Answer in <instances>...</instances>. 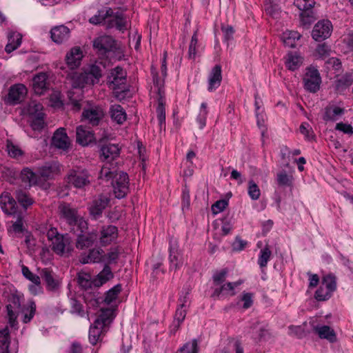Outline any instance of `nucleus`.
<instances>
[{"label": "nucleus", "instance_id": "nucleus-1", "mask_svg": "<svg viewBox=\"0 0 353 353\" xmlns=\"http://www.w3.org/2000/svg\"><path fill=\"white\" fill-rule=\"evenodd\" d=\"M99 178L106 181L114 179L112 182L115 197L124 198L129 192V179L124 172H117L116 167L110 168L108 163L103 165L99 172Z\"/></svg>", "mask_w": 353, "mask_h": 353}, {"label": "nucleus", "instance_id": "nucleus-2", "mask_svg": "<svg viewBox=\"0 0 353 353\" xmlns=\"http://www.w3.org/2000/svg\"><path fill=\"white\" fill-rule=\"evenodd\" d=\"M113 320V310L110 308L101 310V314L90 327L89 341L91 344L96 345L99 340L102 332H106L105 327Z\"/></svg>", "mask_w": 353, "mask_h": 353}, {"label": "nucleus", "instance_id": "nucleus-3", "mask_svg": "<svg viewBox=\"0 0 353 353\" xmlns=\"http://www.w3.org/2000/svg\"><path fill=\"white\" fill-rule=\"evenodd\" d=\"M58 209L61 217L64 219L68 224L71 226L77 225L81 232L87 230V222L79 215L78 210L72 208L70 204L64 202L61 203L59 205Z\"/></svg>", "mask_w": 353, "mask_h": 353}, {"label": "nucleus", "instance_id": "nucleus-4", "mask_svg": "<svg viewBox=\"0 0 353 353\" xmlns=\"http://www.w3.org/2000/svg\"><path fill=\"white\" fill-rule=\"evenodd\" d=\"M106 141V139H100L98 141V146L100 148L101 158L106 161L103 165L108 163L109 167L112 168L113 166L110 161L119 157L120 149L116 144L105 143Z\"/></svg>", "mask_w": 353, "mask_h": 353}, {"label": "nucleus", "instance_id": "nucleus-5", "mask_svg": "<svg viewBox=\"0 0 353 353\" xmlns=\"http://www.w3.org/2000/svg\"><path fill=\"white\" fill-rule=\"evenodd\" d=\"M52 249L57 254H70L73 250L72 239L68 234H56L52 242Z\"/></svg>", "mask_w": 353, "mask_h": 353}, {"label": "nucleus", "instance_id": "nucleus-6", "mask_svg": "<svg viewBox=\"0 0 353 353\" xmlns=\"http://www.w3.org/2000/svg\"><path fill=\"white\" fill-rule=\"evenodd\" d=\"M65 180L76 188H83L90 184L89 174L86 170L72 169L69 170Z\"/></svg>", "mask_w": 353, "mask_h": 353}, {"label": "nucleus", "instance_id": "nucleus-7", "mask_svg": "<svg viewBox=\"0 0 353 353\" xmlns=\"http://www.w3.org/2000/svg\"><path fill=\"white\" fill-rule=\"evenodd\" d=\"M126 73L122 68L116 67L109 76L110 86L117 93L125 90Z\"/></svg>", "mask_w": 353, "mask_h": 353}, {"label": "nucleus", "instance_id": "nucleus-8", "mask_svg": "<svg viewBox=\"0 0 353 353\" xmlns=\"http://www.w3.org/2000/svg\"><path fill=\"white\" fill-rule=\"evenodd\" d=\"M314 0H294V6L300 11V17L303 25H310L312 21Z\"/></svg>", "mask_w": 353, "mask_h": 353}, {"label": "nucleus", "instance_id": "nucleus-9", "mask_svg": "<svg viewBox=\"0 0 353 353\" xmlns=\"http://www.w3.org/2000/svg\"><path fill=\"white\" fill-rule=\"evenodd\" d=\"M304 88L310 92L315 93L320 88L321 78L315 68H308L303 77Z\"/></svg>", "mask_w": 353, "mask_h": 353}, {"label": "nucleus", "instance_id": "nucleus-10", "mask_svg": "<svg viewBox=\"0 0 353 353\" xmlns=\"http://www.w3.org/2000/svg\"><path fill=\"white\" fill-rule=\"evenodd\" d=\"M93 47L101 55L116 49L115 40L110 36L104 35L99 37L93 41Z\"/></svg>", "mask_w": 353, "mask_h": 353}, {"label": "nucleus", "instance_id": "nucleus-11", "mask_svg": "<svg viewBox=\"0 0 353 353\" xmlns=\"http://www.w3.org/2000/svg\"><path fill=\"white\" fill-rule=\"evenodd\" d=\"M332 29V26L330 21H319L313 28L312 37L315 41H321L331 35Z\"/></svg>", "mask_w": 353, "mask_h": 353}, {"label": "nucleus", "instance_id": "nucleus-12", "mask_svg": "<svg viewBox=\"0 0 353 353\" xmlns=\"http://www.w3.org/2000/svg\"><path fill=\"white\" fill-rule=\"evenodd\" d=\"M109 203L110 199L108 196L100 194L98 198L92 201L88 208L90 216L95 220L98 219Z\"/></svg>", "mask_w": 353, "mask_h": 353}, {"label": "nucleus", "instance_id": "nucleus-13", "mask_svg": "<svg viewBox=\"0 0 353 353\" xmlns=\"http://www.w3.org/2000/svg\"><path fill=\"white\" fill-rule=\"evenodd\" d=\"M80 232H81L80 230ZM85 230L80 232L77 235L76 240V248L79 250H83L91 247L98 239V232L97 230L85 233Z\"/></svg>", "mask_w": 353, "mask_h": 353}, {"label": "nucleus", "instance_id": "nucleus-14", "mask_svg": "<svg viewBox=\"0 0 353 353\" xmlns=\"http://www.w3.org/2000/svg\"><path fill=\"white\" fill-rule=\"evenodd\" d=\"M0 205L2 211L7 215H14L17 212V205L15 199L10 193L3 192L0 195Z\"/></svg>", "mask_w": 353, "mask_h": 353}, {"label": "nucleus", "instance_id": "nucleus-15", "mask_svg": "<svg viewBox=\"0 0 353 353\" xmlns=\"http://www.w3.org/2000/svg\"><path fill=\"white\" fill-rule=\"evenodd\" d=\"M118 237V229L112 225H103L100 230L99 242L101 245L110 244Z\"/></svg>", "mask_w": 353, "mask_h": 353}, {"label": "nucleus", "instance_id": "nucleus-16", "mask_svg": "<svg viewBox=\"0 0 353 353\" xmlns=\"http://www.w3.org/2000/svg\"><path fill=\"white\" fill-rule=\"evenodd\" d=\"M10 303L6 306L9 323L11 327H14L16 323L17 312H19L21 308V296L16 294H12L10 298Z\"/></svg>", "mask_w": 353, "mask_h": 353}, {"label": "nucleus", "instance_id": "nucleus-17", "mask_svg": "<svg viewBox=\"0 0 353 353\" xmlns=\"http://www.w3.org/2000/svg\"><path fill=\"white\" fill-rule=\"evenodd\" d=\"M52 144L58 149L67 150L70 146L69 137L63 128L57 129L52 138Z\"/></svg>", "mask_w": 353, "mask_h": 353}, {"label": "nucleus", "instance_id": "nucleus-18", "mask_svg": "<svg viewBox=\"0 0 353 353\" xmlns=\"http://www.w3.org/2000/svg\"><path fill=\"white\" fill-rule=\"evenodd\" d=\"M121 285L117 284L114 285L113 288L110 289L106 293L105 298L103 300H100L101 298L97 297L94 294L93 295V298H92L89 302L92 306H98L101 302H104L107 305L110 304L113 301L116 300L118 294L121 291Z\"/></svg>", "mask_w": 353, "mask_h": 353}, {"label": "nucleus", "instance_id": "nucleus-19", "mask_svg": "<svg viewBox=\"0 0 353 353\" xmlns=\"http://www.w3.org/2000/svg\"><path fill=\"white\" fill-rule=\"evenodd\" d=\"M40 276L46 284V288L50 291H55L59 287V281L55 274L48 268L40 271Z\"/></svg>", "mask_w": 353, "mask_h": 353}, {"label": "nucleus", "instance_id": "nucleus-20", "mask_svg": "<svg viewBox=\"0 0 353 353\" xmlns=\"http://www.w3.org/2000/svg\"><path fill=\"white\" fill-rule=\"evenodd\" d=\"M27 92L26 88L23 84H16L10 87L8 101L12 104L19 103Z\"/></svg>", "mask_w": 353, "mask_h": 353}, {"label": "nucleus", "instance_id": "nucleus-21", "mask_svg": "<svg viewBox=\"0 0 353 353\" xmlns=\"http://www.w3.org/2000/svg\"><path fill=\"white\" fill-rule=\"evenodd\" d=\"M76 137L77 142L82 146H87L95 140L92 132L83 125L77 128Z\"/></svg>", "mask_w": 353, "mask_h": 353}, {"label": "nucleus", "instance_id": "nucleus-22", "mask_svg": "<svg viewBox=\"0 0 353 353\" xmlns=\"http://www.w3.org/2000/svg\"><path fill=\"white\" fill-rule=\"evenodd\" d=\"M103 252V250L100 248L91 249L88 254H83L80 256L79 261L82 264L99 263L105 257Z\"/></svg>", "mask_w": 353, "mask_h": 353}, {"label": "nucleus", "instance_id": "nucleus-23", "mask_svg": "<svg viewBox=\"0 0 353 353\" xmlns=\"http://www.w3.org/2000/svg\"><path fill=\"white\" fill-rule=\"evenodd\" d=\"M345 110L343 108L334 105H328L324 108L323 119L325 121H336L344 114Z\"/></svg>", "mask_w": 353, "mask_h": 353}, {"label": "nucleus", "instance_id": "nucleus-24", "mask_svg": "<svg viewBox=\"0 0 353 353\" xmlns=\"http://www.w3.org/2000/svg\"><path fill=\"white\" fill-rule=\"evenodd\" d=\"M60 173V165L57 162L46 163L39 169V175L45 180L52 179Z\"/></svg>", "mask_w": 353, "mask_h": 353}, {"label": "nucleus", "instance_id": "nucleus-25", "mask_svg": "<svg viewBox=\"0 0 353 353\" xmlns=\"http://www.w3.org/2000/svg\"><path fill=\"white\" fill-rule=\"evenodd\" d=\"M103 116V111L99 108L85 110L82 113L84 119L92 126L98 125Z\"/></svg>", "mask_w": 353, "mask_h": 353}, {"label": "nucleus", "instance_id": "nucleus-26", "mask_svg": "<svg viewBox=\"0 0 353 353\" xmlns=\"http://www.w3.org/2000/svg\"><path fill=\"white\" fill-rule=\"evenodd\" d=\"M83 57L82 51L79 47L72 48L65 57L66 63L70 69L79 66Z\"/></svg>", "mask_w": 353, "mask_h": 353}, {"label": "nucleus", "instance_id": "nucleus-27", "mask_svg": "<svg viewBox=\"0 0 353 353\" xmlns=\"http://www.w3.org/2000/svg\"><path fill=\"white\" fill-rule=\"evenodd\" d=\"M222 81L221 66L216 65L212 69L208 79V91L212 92L220 86Z\"/></svg>", "mask_w": 353, "mask_h": 353}, {"label": "nucleus", "instance_id": "nucleus-28", "mask_svg": "<svg viewBox=\"0 0 353 353\" xmlns=\"http://www.w3.org/2000/svg\"><path fill=\"white\" fill-rule=\"evenodd\" d=\"M72 86L74 88H83L85 85H93V81L90 79L86 72H73L71 76Z\"/></svg>", "mask_w": 353, "mask_h": 353}, {"label": "nucleus", "instance_id": "nucleus-29", "mask_svg": "<svg viewBox=\"0 0 353 353\" xmlns=\"http://www.w3.org/2000/svg\"><path fill=\"white\" fill-rule=\"evenodd\" d=\"M114 277L110 267L105 265L103 269L94 278V287L99 288Z\"/></svg>", "mask_w": 353, "mask_h": 353}, {"label": "nucleus", "instance_id": "nucleus-30", "mask_svg": "<svg viewBox=\"0 0 353 353\" xmlns=\"http://www.w3.org/2000/svg\"><path fill=\"white\" fill-rule=\"evenodd\" d=\"M50 33L52 41L61 43L69 38L70 30L66 26L62 25L53 28Z\"/></svg>", "mask_w": 353, "mask_h": 353}, {"label": "nucleus", "instance_id": "nucleus-31", "mask_svg": "<svg viewBox=\"0 0 353 353\" xmlns=\"http://www.w3.org/2000/svg\"><path fill=\"white\" fill-rule=\"evenodd\" d=\"M314 331L321 339H327L330 343L336 341L335 331L328 325L315 326Z\"/></svg>", "mask_w": 353, "mask_h": 353}, {"label": "nucleus", "instance_id": "nucleus-32", "mask_svg": "<svg viewBox=\"0 0 353 353\" xmlns=\"http://www.w3.org/2000/svg\"><path fill=\"white\" fill-rule=\"evenodd\" d=\"M22 35L14 31H10L8 34V43L5 50L7 53H11L17 49L21 43Z\"/></svg>", "mask_w": 353, "mask_h": 353}, {"label": "nucleus", "instance_id": "nucleus-33", "mask_svg": "<svg viewBox=\"0 0 353 353\" xmlns=\"http://www.w3.org/2000/svg\"><path fill=\"white\" fill-rule=\"evenodd\" d=\"M20 179L23 183L29 187L39 183V176L28 168H25L21 171Z\"/></svg>", "mask_w": 353, "mask_h": 353}, {"label": "nucleus", "instance_id": "nucleus-34", "mask_svg": "<svg viewBox=\"0 0 353 353\" xmlns=\"http://www.w3.org/2000/svg\"><path fill=\"white\" fill-rule=\"evenodd\" d=\"M47 74L43 72L39 73L33 78L32 87L37 94L41 95L47 90Z\"/></svg>", "mask_w": 353, "mask_h": 353}, {"label": "nucleus", "instance_id": "nucleus-35", "mask_svg": "<svg viewBox=\"0 0 353 353\" xmlns=\"http://www.w3.org/2000/svg\"><path fill=\"white\" fill-rule=\"evenodd\" d=\"M110 114L111 119L118 124H123L125 121L127 115L121 105L114 104L110 108Z\"/></svg>", "mask_w": 353, "mask_h": 353}, {"label": "nucleus", "instance_id": "nucleus-36", "mask_svg": "<svg viewBox=\"0 0 353 353\" xmlns=\"http://www.w3.org/2000/svg\"><path fill=\"white\" fill-rule=\"evenodd\" d=\"M15 199L25 209L32 205L34 203L33 199L31 197L28 192L22 189H17L14 192Z\"/></svg>", "mask_w": 353, "mask_h": 353}, {"label": "nucleus", "instance_id": "nucleus-37", "mask_svg": "<svg viewBox=\"0 0 353 353\" xmlns=\"http://www.w3.org/2000/svg\"><path fill=\"white\" fill-rule=\"evenodd\" d=\"M353 83V73H345L335 81V90L341 92Z\"/></svg>", "mask_w": 353, "mask_h": 353}, {"label": "nucleus", "instance_id": "nucleus-38", "mask_svg": "<svg viewBox=\"0 0 353 353\" xmlns=\"http://www.w3.org/2000/svg\"><path fill=\"white\" fill-rule=\"evenodd\" d=\"M112 16H113V10L112 8H108L105 10H99L97 14L89 19V21L94 25H99L103 23L106 19Z\"/></svg>", "mask_w": 353, "mask_h": 353}, {"label": "nucleus", "instance_id": "nucleus-39", "mask_svg": "<svg viewBox=\"0 0 353 353\" xmlns=\"http://www.w3.org/2000/svg\"><path fill=\"white\" fill-rule=\"evenodd\" d=\"M301 34L295 31H285L281 35V39L284 45L289 48L296 46V40L299 39Z\"/></svg>", "mask_w": 353, "mask_h": 353}, {"label": "nucleus", "instance_id": "nucleus-40", "mask_svg": "<svg viewBox=\"0 0 353 353\" xmlns=\"http://www.w3.org/2000/svg\"><path fill=\"white\" fill-rule=\"evenodd\" d=\"M276 181L280 187H292L294 177L292 174H288L285 170H282L277 173Z\"/></svg>", "mask_w": 353, "mask_h": 353}, {"label": "nucleus", "instance_id": "nucleus-41", "mask_svg": "<svg viewBox=\"0 0 353 353\" xmlns=\"http://www.w3.org/2000/svg\"><path fill=\"white\" fill-rule=\"evenodd\" d=\"M165 96L161 95L158 98V106L157 108V118L161 128L165 125Z\"/></svg>", "mask_w": 353, "mask_h": 353}, {"label": "nucleus", "instance_id": "nucleus-42", "mask_svg": "<svg viewBox=\"0 0 353 353\" xmlns=\"http://www.w3.org/2000/svg\"><path fill=\"white\" fill-rule=\"evenodd\" d=\"M77 281L81 288L85 290L92 289L94 287V279H92L90 274L85 272L79 273Z\"/></svg>", "mask_w": 353, "mask_h": 353}, {"label": "nucleus", "instance_id": "nucleus-43", "mask_svg": "<svg viewBox=\"0 0 353 353\" xmlns=\"http://www.w3.org/2000/svg\"><path fill=\"white\" fill-rule=\"evenodd\" d=\"M199 353V346L197 339H192L190 342H187L181 347L176 353Z\"/></svg>", "mask_w": 353, "mask_h": 353}, {"label": "nucleus", "instance_id": "nucleus-44", "mask_svg": "<svg viewBox=\"0 0 353 353\" xmlns=\"http://www.w3.org/2000/svg\"><path fill=\"white\" fill-rule=\"evenodd\" d=\"M151 74L152 75L153 83L158 88L159 97H161V95L164 96L165 95V92L163 90L164 81L159 78L158 72L154 66L151 67Z\"/></svg>", "mask_w": 353, "mask_h": 353}, {"label": "nucleus", "instance_id": "nucleus-45", "mask_svg": "<svg viewBox=\"0 0 353 353\" xmlns=\"http://www.w3.org/2000/svg\"><path fill=\"white\" fill-rule=\"evenodd\" d=\"M323 288H326V290L329 291L332 294L335 291L336 288V278L333 275H326L323 278L322 283L321 285Z\"/></svg>", "mask_w": 353, "mask_h": 353}, {"label": "nucleus", "instance_id": "nucleus-46", "mask_svg": "<svg viewBox=\"0 0 353 353\" xmlns=\"http://www.w3.org/2000/svg\"><path fill=\"white\" fill-rule=\"evenodd\" d=\"M272 252L269 247L266 245L261 250L260 255L259 256L258 263L260 268H263L267 266L268 262L270 259Z\"/></svg>", "mask_w": 353, "mask_h": 353}, {"label": "nucleus", "instance_id": "nucleus-47", "mask_svg": "<svg viewBox=\"0 0 353 353\" xmlns=\"http://www.w3.org/2000/svg\"><path fill=\"white\" fill-rule=\"evenodd\" d=\"M45 114L43 112L37 113L31 122V127L34 130H41L45 126Z\"/></svg>", "mask_w": 353, "mask_h": 353}, {"label": "nucleus", "instance_id": "nucleus-48", "mask_svg": "<svg viewBox=\"0 0 353 353\" xmlns=\"http://www.w3.org/2000/svg\"><path fill=\"white\" fill-rule=\"evenodd\" d=\"M301 64V58L296 55L289 54L285 61L286 67L290 70H296Z\"/></svg>", "mask_w": 353, "mask_h": 353}, {"label": "nucleus", "instance_id": "nucleus-49", "mask_svg": "<svg viewBox=\"0 0 353 353\" xmlns=\"http://www.w3.org/2000/svg\"><path fill=\"white\" fill-rule=\"evenodd\" d=\"M36 312V304L34 301H30L29 305L27 309L23 311V322L24 323H27L31 321L33 318Z\"/></svg>", "mask_w": 353, "mask_h": 353}, {"label": "nucleus", "instance_id": "nucleus-50", "mask_svg": "<svg viewBox=\"0 0 353 353\" xmlns=\"http://www.w3.org/2000/svg\"><path fill=\"white\" fill-rule=\"evenodd\" d=\"M23 275L29 281H32L34 285L37 286L41 285V276L33 274L28 267H22Z\"/></svg>", "mask_w": 353, "mask_h": 353}, {"label": "nucleus", "instance_id": "nucleus-51", "mask_svg": "<svg viewBox=\"0 0 353 353\" xmlns=\"http://www.w3.org/2000/svg\"><path fill=\"white\" fill-rule=\"evenodd\" d=\"M248 194L252 200H257L261 195V191L256 183L251 180L248 183Z\"/></svg>", "mask_w": 353, "mask_h": 353}, {"label": "nucleus", "instance_id": "nucleus-52", "mask_svg": "<svg viewBox=\"0 0 353 353\" xmlns=\"http://www.w3.org/2000/svg\"><path fill=\"white\" fill-rule=\"evenodd\" d=\"M10 345V333L8 327L0 330V347L8 349Z\"/></svg>", "mask_w": 353, "mask_h": 353}, {"label": "nucleus", "instance_id": "nucleus-53", "mask_svg": "<svg viewBox=\"0 0 353 353\" xmlns=\"http://www.w3.org/2000/svg\"><path fill=\"white\" fill-rule=\"evenodd\" d=\"M86 74H89L90 79L93 81V85L97 83L102 76L101 70L100 67L97 65H92L89 72H86Z\"/></svg>", "mask_w": 353, "mask_h": 353}, {"label": "nucleus", "instance_id": "nucleus-54", "mask_svg": "<svg viewBox=\"0 0 353 353\" xmlns=\"http://www.w3.org/2000/svg\"><path fill=\"white\" fill-rule=\"evenodd\" d=\"M7 150L10 157L12 158H18L23 154V152L10 141H7Z\"/></svg>", "mask_w": 353, "mask_h": 353}, {"label": "nucleus", "instance_id": "nucleus-55", "mask_svg": "<svg viewBox=\"0 0 353 353\" xmlns=\"http://www.w3.org/2000/svg\"><path fill=\"white\" fill-rule=\"evenodd\" d=\"M70 305H71V310H70L71 313L77 314L81 316H83L85 315V312H84V310L83 309V305L79 301H77L75 299H70Z\"/></svg>", "mask_w": 353, "mask_h": 353}, {"label": "nucleus", "instance_id": "nucleus-56", "mask_svg": "<svg viewBox=\"0 0 353 353\" xmlns=\"http://www.w3.org/2000/svg\"><path fill=\"white\" fill-rule=\"evenodd\" d=\"M332 294L329 291L326 290L325 288L320 286L315 292L314 297L318 301H324L329 299L331 297Z\"/></svg>", "mask_w": 353, "mask_h": 353}, {"label": "nucleus", "instance_id": "nucleus-57", "mask_svg": "<svg viewBox=\"0 0 353 353\" xmlns=\"http://www.w3.org/2000/svg\"><path fill=\"white\" fill-rule=\"evenodd\" d=\"M325 65L327 69H332L336 72L340 71L342 67L341 61L336 57L328 59L325 61Z\"/></svg>", "mask_w": 353, "mask_h": 353}, {"label": "nucleus", "instance_id": "nucleus-58", "mask_svg": "<svg viewBox=\"0 0 353 353\" xmlns=\"http://www.w3.org/2000/svg\"><path fill=\"white\" fill-rule=\"evenodd\" d=\"M228 205L227 200L221 199L216 201L211 207L212 213L216 214L223 211Z\"/></svg>", "mask_w": 353, "mask_h": 353}, {"label": "nucleus", "instance_id": "nucleus-59", "mask_svg": "<svg viewBox=\"0 0 353 353\" xmlns=\"http://www.w3.org/2000/svg\"><path fill=\"white\" fill-rule=\"evenodd\" d=\"M227 274H228L227 269H223L220 272H217L214 273L212 276L214 283L216 285H219L221 283H223L225 280Z\"/></svg>", "mask_w": 353, "mask_h": 353}, {"label": "nucleus", "instance_id": "nucleus-60", "mask_svg": "<svg viewBox=\"0 0 353 353\" xmlns=\"http://www.w3.org/2000/svg\"><path fill=\"white\" fill-rule=\"evenodd\" d=\"M309 125L307 123H302L300 126V132L303 134L307 140H313L315 138V135L312 128H308Z\"/></svg>", "mask_w": 353, "mask_h": 353}, {"label": "nucleus", "instance_id": "nucleus-61", "mask_svg": "<svg viewBox=\"0 0 353 353\" xmlns=\"http://www.w3.org/2000/svg\"><path fill=\"white\" fill-rule=\"evenodd\" d=\"M241 300L243 302V307L248 309L253 304V294L243 292Z\"/></svg>", "mask_w": 353, "mask_h": 353}, {"label": "nucleus", "instance_id": "nucleus-62", "mask_svg": "<svg viewBox=\"0 0 353 353\" xmlns=\"http://www.w3.org/2000/svg\"><path fill=\"white\" fill-rule=\"evenodd\" d=\"M119 251L117 248H112L110 250V251L106 254L104 255L105 257L107 258L108 262L109 264L111 263H116L117 261V259L119 256Z\"/></svg>", "mask_w": 353, "mask_h": 353}, {"label": "nucleus", "instance_id": "nucleus-63", "mask_svg": "<svg viewBox=\"0 0 353 353\" xmlns=\"http://www.w3.org/2000/svg\"><path fill=\"white\" fill-rule=\"evenodd\" d=\"M335 129L336 130L341 131L343 133L347 134L348 135H353V128L350 124L340 122L336 123Z\"/></svg>", "mask_w": 353, "mask_h": 353}, {"label": "nucleus", "instance_id": "nucleus-64", "mask_svg": "<svg viewBox=\"0 0 353 353\" xmlns=\"http://www.w3.org/2000/svg\"><path fill=\"white\" fill-rule=\"evenodd\" d=\"M221 28L223 33L224 38L226 41H230L233 39L234 30L232 26L229 25L221 24Z\"/></svg>", "mask_w": 353, "mask_h": 353}]
</instances>
